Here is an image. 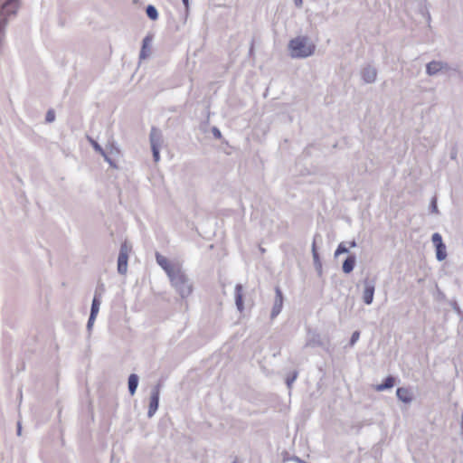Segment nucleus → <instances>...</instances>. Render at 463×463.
Instances as JSON below:
<instances>
[{"label":"nucleus","instance_id":"obj_15","mask_svg":"<svg viewBox=\"0 0 463 463\" xmlns=\"http://www.w3.org/2000/svg\"><path fill=\"white\" fill-rule=\"evenodd\" d=\"M138 376L135 373H132L128 377V391L131 395H134L137 392V388L138 386Z\"/></svg>","mask_w":463,"mask_h":463},{"label":"nucleus","instance_id":"obj_20","mask_svg":"<svg viewBox=\"0 0 463 463\" xmlns=\"http://www.w3.org/2000/svg\"><path fill=\"white\" fill-rule=\"evenodd\" d=\"M146 15L153 21L157 20L158 18V12L156 8L154 5H147L146 10Z\"/></svg>","mask_w":463,"mask_h":463},{"label":"nucleus","instance_id":"obj_2","mask_svg":"<svg viewBox=\"0 0 463 463\" xmlns=\"http://www.w3.org/2000/svg\"><path fill=\"white\" fill-rule=\"evenodd\" d=\"M288 49L291 58L305 59L314 54L316 44L307 36L298 35L289 41Z\"/></svg>","mask_w":463,"mask_h":463},{"label":"nucleus","instance_id":"obj_7","mask_svg":"<svg viewBox=\"0 0 463 463\" xmlns=\"http://www.w3.org/2000/svg\"><path fill=\"white\" fill-rule=\"evenodd\" d=\"M361 77L365 83H373L377 78V70L372 65H366L361 70Z\"/></svg>","mask_w":463,"mask_h":463},{"label":"nucleus","instance_id":"obj_18","mask_svg":"<svg viewBox=\"0 0 463 463\" xmlns=\"http://www.w3.org/2000/svg\"><path fill=\"white\" fill-rule=\"evenodd\" d=\"M101 301L98 298L97 295L94 296L92 304H91V309H90V315L97 317L99 311Z\"/></svg>","mask_w":463,"mask_h":463},{"label":"nucleus","instance_id":"obj_32","mask_svg":"<svg viewBox=\"0 0 463 463\" xmlns=\"http://www.w3.org/2000/svg\"><path fill=\"white\" fill-rule=\"evenodd\" d=\"M315 252H317V249H316V241H314V242L312 244V255H314Z\"/></svg>","mask_w":463,"mask_h":463},{"label":"nucleus","instance_id":"obj_36","mask_svg":"<svg viewBox=\"0 0 463 463\" xmlns=\"http://www.w3.org/2000/svg\"><path fill=\"white\" fill-rule=\"evenodd\" d=\"M17 433H18V435H21V426L20 425H18Z\"/></svg>","mask_w":463,"mask_h":463},{"label":"nucleus","instance_id":"obj_19","mask_svg":"<svg viewBox=\"0 0 463 463\" xmlns=\"http://www.w3.org/2000/svg\"><path fill=\"white\" fill-rule=\"evenodd\" d=\"M436 258L439 261H442L447 258L446 245L437 246Z\"/></svg>","mask_w":463,"mask_h":463},{"label":"nucleus","instance_id":"obj_11","mask_svg":"<svg viewBox=\"0 0 463 463\" xmlns=\"http://www.w3.org/2000/svg\"><path fill=\"white\" fill-rule=\"evenodd\" d=\"M129 256L122 254H118V272L120 275H126L128 272V261Z\"/></svg>","mask_w":463,"mask_h":463},{"label":"nucleus","instance_id":"obj_17","mask_svg":"<svg viewBox=\"0 0 463 463\" xmlns=\"http://www.w3.org/2000/svg\"><path fill=\"white\" fill-rule=\"evenodd\" d=\"M90 144L92 145L93 148L95 149V151H97L98 153H99L103 157L104 159L110 165H113V163L112 161L110 160V158L107 156V154L105 153V151L103 150V148L93 139L91 138H89Z\"/></svg>","mask_w":463,"mask_h":463},{"label":"nucleus","instance_id":"obj_10","mask_svg":"<svg viewBox=\"0 0 463 463\" xmlns=\"http://www.w3.org/2000/svg\"><path fill=\"white\" fill-rule=\"evenodd\" d=\"M397 398L404 403L411 402L413 399L412 392L404 387H400L396 391Z\"/></svg>","mask_w":463,"mask_h":463},{"label":"nucleus","instance_id":"obj_23","mask_svg":"<svg viewBox=\"0 0 463 463\" xmlns=\"http://www.w3.org/2000/svg\"><path fill=\"white\" fill-rule=\"evenodd\" d=\"M349 251L348 248L346 247L345 242H341L336 250L335 251V257H337L340 254L347 253Z\"/></svg>","mask_w":463,"mask_h":463},{"label":"nucleus","instance_id":"obj_6","mask_svg":"<svg viewBox=\"0 0 463 463\" xmlns=\"http://www.w3.org/2000/svg\"><path fill=\"white\" fill-rule=\"evenodd\" d=\"M449 65L442 61H432L426 65V73L429 76H435L440 72H448Z\"/></svg>","mask_w":463,"mask_h":463},{"label":"nucleus","instance_id":"obj_8","mask_svg":"<svg viewBox=\"0 0 463 463\" xmlns=\"http://www.w3.org/2000/svg\"><path fill=\"white\" fill-rule=\"evenodd\" d=\"M374 283L369 280L364 282L363 300L366 305H371L374 295Z\"/></svg>","mask_w":463,"mask_h":463},{"label":"nucleus","instance_id":"obj_26","mask_svg":"<svg viewBox=\"0 0 463 463\" xmlns=\"http://www.w3.org/2000/svg\"><path fill=\"white\" fill-rule=\"evenodd\" d=\"M55 119V113L53 110H49L47 113H46V121L51 123L52 121H54Z\"/></svg>","mask_w":463,"mask_h":463},{"label":"nucleus","instance_id":"obj_4","mask_svg":"<svg viewBox=\"0 0 463 463\" xmlns=\"http://www.w3.org/2000/svg\"><path fill=\"white\" fill-rule=\"evenodd\" d=\"M150 146L153 152V158L156 163L160 160V148L162 146L163 139L162 134L159 129L152 128L149 135Z\"/></svg>","mask_w":463,"mask_h":463},{"label":"nucleus","instance_id":"obj_21","mask_svg":"<svg viewBox=\"0 0 463 463\" xmlns=\"http://www.w3.org/2000/svg\"><path fill=\"white\" fill-rule=\"evenodd\" d=\"M131 250H132V245L130 243H128V241H124L120 246L118 254L123 253L124 255L129 256Z\"/></svg>","mask_w":463,"mask_h":463},{"label":"nucleus","instance_id":"obj_27","mask_svg":"<svg viewBox=\"0 0 463 463\" xmlns=\"http://www.w3.org/2000/svg\"><path fill=\"white\" fill-rule=\"evenodd\" d=\"M96 317L95 316H92V315H90V317H89V320H88V323H87V328L89 331L91 330L93 325H94V322L96 320Z\"/></svg>","mask_w":463,"mask_h":463},{"label":"nucleus","instance_id":"obj_34","mask_svg":"<svg viewBox=\"0 0 463 463\" xmlns=\"http://www.w3.org/2000/svg\"><path fill=\"white\" fill-rule=\"evenodd\" d=\"M349 245H350V247H351V248H354V247H356V242H355V241H352L351 242H349Z\"/></svg>","mask_w":463,"mask_h":463},{"label":"nucleus","instance_id":"obj_31","mask_svg":"<svg viewBox=\"0 0 463 463\" xmlns=\"http://www.w3.org/2000/svg\"><path fill=\"white\" fill-rule=\"evenodd\" d=\"M295 5L298 6V7H301L302 6V4H303V0H293Z\"/></svg>","mask_w":463,"mask_h":463},{"label":"nucleus","instance_id":"obj_22","mask_svg":"<svg viewBox=\"0 0 463 463\" xmlns=\"http://www.w3.org/2000/svg\"><path fill=\"white\" fill-rule=\"evenodd\" d=\"M431 241H432V243L434 244L435 247L445 245L443 243V241H442L441 235L439 233H438V232H435V233L432 234Z\"/></svg>","mask_w":463,"mask_h":463},{"label":"nucleus","instance_id":"obj_30","mask_svg":"<svg viewBox=\"0 0 463 463\" xmlns=\"http://www.w3.org/2000/svg\"><path fill=\"white\" fill-rule=\"evenodd\" d=\"M213 134L216 137H221V132L218 128H213Z\"/></svg>","mask_w":463,"mask_h":463},{"label":"nucleus","instance_id":"obj_33","mask_svg":"<svg viewBox=\"0 0 463 463\" xmlns=\"http://www.w3.org/2000/svg\"><path fill=\"white\" fill-rule=\"evenodd\" d=\"M184 5L185 6L186 9H188L189 7V0H182Z\"/></svg>","mask_w":463,"mask_h":463},{"label":"nucleus","instance_id":"obj_12","mask_svg":"<svg viewBox=\"0 0 463 463\" xmlns=\"http://www.w3.org/2000/svg\"><path fill=\"white\" fill-rule=\"evenodd\" d=\"M234 298L237 309L242 312L244 310V305L242 300V286L241 284L235 286Z\"/></svg>","mask_w":463,"mask_h":463},{"label":"nucleus","instance_id":"obj_1","mask_svg":"<svg viewBox=\"0 0 463 463\" xmlns=\"http://www.w3.org/2000/svg\"><path fill=\"white\" fill-rule=\"evenodd\" d=\"M156 263L166 273L172 287L182 298L189 297L193 292V284L180 263L171 261L159 252L156 253Z\"/></svg>","mask_w":463,"mask_h":463},{"label":"nucleus","instance_id":"obj_24","mask_svg":"<svg viewBox=\"0 0 463 463\" xmlns=\"http://www.w3.org/2000/svg\"><path fill=\"white\" fill-rule=\"evenodd\" d=\"M359 337H360L359 331H354L350 339V345H352V346L354 345L355 343L359 340Z\"/></svg>","mask_w":463,"mask_h":463},{"label":"nucleus","instance_id":"obj_29","mask_svg":"<svg viewBox=\"0 0 463 463\" xmlns=\"http://www.w3.org/2000/svg\"><path fill=\"white\" fill-rule=\"evenodd\" d=\"M430 207H431V210H432L433 213H439V210H438V206H437V203H436V199L435 198L432 200Z\"/></svg>","mask_w":463,"mask_h":463},{"label":"nucleus","instance_id":"obj_9","mask_svg":"<svg viewBox=\"0 0 463 463\" xmlns=\"http://www.w3.org/2000/svg\"><path fill=\"white\" fill-rule=\"evenodd\" d=\"M274 305L271 310V318L276 317L281 311L283 306V295L279 288H276Z\"/></svg>","mask_w":463,"mask_h":463},{"label":"nucleus","instance_id":"obj_5","mask_svg":"<svg viewBox=\"0 0 463 463\" xmlns=\"http://www.w3.org/2000/svg\"><path fill=\"white\" fill-rule=\"evenodd\" d=\"M159 396L160 385L156 384L152 388L150 392L149 406L147 411L148 418H152L156 414L159 405Z\"/></svg>","mask_w":463,"mask_h":463},{"label":"nucleus","instance_id":"obj_35","mask_svg":"<svg viewBox=\"0 0 463 463\" xmlns=\"http://www.w3.org/2000/svg\"><path fill=\"white\" fill-rule=\"evenodd\" d=\"M451 159H456L457 158V152H453L451 153V156H450Z\"/></svg>","mask_w":463,"mask_h":463},{"label":"nucleus","instance_id":"obj_3","mask_svg":"<svg viewBox=\"0 0 463 463\" xmlns=\"http://www.w3.org/2000/svg\"><path fill=\"white\" fill-rule=\"evenodd\" d=\"M19 7V0H7L0 10V44L4 39L5 29L7 25V17L15 14Z\"/></svg>","mask_w":463,"mask_h":463},{"label":"nucleus","instance_id":"obj_14","mask_svg":"<svg viewBox=\"0 0 463 463\" xmlns=\"http://www.w3.org/2000/svg\"><path fill=\"white\" fill-rule=\"evenodd\" d=\"M355 256H348L347 259L343 263V271L346 274L352 272L355 265Z\"/></svg>","mask_w":463,"mask_h":463},{"label":"nucleus","instance_id":"obj_28","mask_svg":"<svg viewBox=\"0 0 463 463\" xmlns=\"http://www.w3.org/2000/svg\"><path fill=\"white\" fill-rule=\"evenodd\" d=\"M313 260H314L315 266L317 269H320L321 268V262H320V259H319V256H318L317 252H315V254L313 255Z\"/></svg>","mask_w":463,"mask_h":463},{"label":"nucleus","instance_id":"obj_13","mask_svg":"<svg viewBox=\"0 0 463 463\" xmlns=\"http://www.w3.org/2000/svg\"><path fill=\"white\" fill-rule=\"evenodd\" d=\"M152 42V38L150 36H146L143 40L142 49L140 51L139 58L141 60L146 59L150 54V43Z\"/></svg>","mask_w":463,"mask_h":463},{"label":"nucleus","instance_id":"obj_16","mask_svg":"<svg viewBox=\"0 0 463 463\" xmlns=\"http://www.w3.org/2000/svg\"><path fill=\"white\" fill-rule=\"evenodd\" d=\"M394 383H395V379H394V377H392V376H388V377L385 379V381H384V383H382V384H378V385H376V386H375V390H376L377 392H383V391H384V390H387V389H391V388H392V387H393V385H394Z\"/></svg>","mask_w":463,"mask_h":463},{"label":"nucleus","instance_id":"obj_25","mask_svg":"<svg viewBox=\"0 0 463 463\" xmlns=\"http://www.w3.org/2000/svg\"><path fill=\"white\" fill-rule=\"evenodd\" d=\"M297 377H298V373L295 372L291 377H288L287 379V385H288V389L291 388L292 383L296 381Z\"/></svg>","mask_w":463,"mask_h":463}]
</instances>
